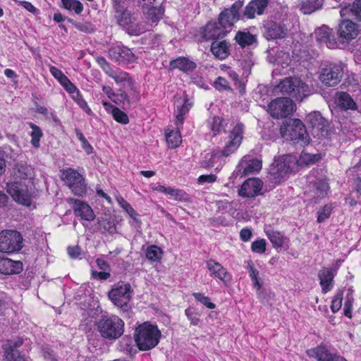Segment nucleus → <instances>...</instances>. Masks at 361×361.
Instances as JSON below:
<instances>
[{"label":"nucleus","instance_id":"nucleus-1","mask_svg":"<svg viewBox=\"0 0 361 361\" xmlns=\"http://www.w3.org/2000/svg\"><path fill=\"white\" fill-rule=\"evenodd\" d=\"M13 180L7 184V192L13 200L28 205L31 199L34 169L27 164H16L12 171Z\"/></svg>","mask_w":361,"mask_h":361},{"label":"nucleus","instance_id":"nucleus-2","mask_svg":"<svg viewBox=\"0 0 361 361\" xmlns=\"http://www.w3.org/2000/svg\"><path fill=\"white\" fill-rule=\"evenodd\" d=\"M161 335V331L156 325L144 322L136 328L134 337L140 350H149L157 345Z\"/></svg>","mask_w":361,"mask_h":361},{"label":"nucleus","instance_id":"nucleus-3","mask_svg":"<svg viewBox=\"0 0 361 361\" xmlns=\"http://www.w3.org/2000/svg\"><path fill=\"white\" fill-rule=\"evenodd\" d=\"M124 322L116 315H103L96 322L97 330L102 338L116 341L124 332Z\"/></svg>","mask_w":361,"mask_h":361},{"label":"nucleus","instance_id":"nucleus-4","mask_svg":"<svg viewBox=\"0 0 361 361\" xmlns=\"http://www.w3.org/2000/svg\"><path fill=\"white\" fill-rule=\"evenodd\" d=\"M114 9L117 23L129 35L137 36L148 30L146 25L137 22L136 15L123 6H118Z\"/></svg>","mask_w":361,"mask_h":361},{"label":"nucleus","instance_id":"nucleus-5","mask_svg":"<svg viewBox=\"0 0 361 361\" xmlns=\"http://www.w3.org/2000/svg\"><path fill=\"white\" fill-rule=\"evenodd\" d=\"M275 90L289 95L298 101H302L308 97L311 92L306 83L295 77L286 78L276 86Z\"/></svg>","mask_w":361,"mask_h":361},{"label":"nucleus","instance_id":"nucleus-6","mask_svg":"<svg viewBox=\"0 0 361 361\" xmlns=\"http://www.w3.org/2000/svg\"><path fill=\"white\" fill-rule=\"evenodd\" d=\"M280 133L284 139L305 145L309 142L306 128L300 119H288L280 127Z\"/></svg>","mask_w":361,"mask_h":361},{"label":"nucleus","instance_id":"nucleus-7","mask_svg":"<svg viewBox=\"0 0 361 361\" xmlns=\"http://www.w3.org/2000/svg\"><path fill=\"white\" fill-rule=\"evenodd\" d=\"M297 157L292 154H284L274 159L270 169L274 179L280 182L293 171L296 166Z\"/></svg>","mask_w":361,"mask_h":361},{"label":"nucleus","instance_id":"nucleus-8","mask_svg":"<svg viewBox=\"0 0 361 361\" xmlns=\"http://www.w3.org/2000/svg\"><path fill=\"white\" fill-rule=\"evenodd\" d=\"M23 238L16 231L4 230L0 233V252L14 253L23 247Z\"/></svg>","mask_w":361,"mask_h":361},{"label":"nucleus","instance_id":"nucleus-9","mask_svg":"<svg viewBox=\"0 0 361 361\" xmlns=\"http://www.w3.org/2000/svg\"><path fill=\"white\" fill-rule=\"evenodd\" d=\"M61 178L74 195L82 197L86 193L85 178L77 171L71 168L65 169L62 171Z\"/></svg>","mask_w":361,"mask_h":361},{"label":"nucleus","instance_id":"nucleus-10","mask_svg":"<svg viewBox=\"0 0 361 361\" xmlns=\"http://www.w3.org/2000/svg\"><path fill=\"white\" fill-rule=\"evenodd\" d=\"M133 290L129 283H122L112 288L109 293L111 302L123 311L130 308L129 301L132 298Z\"/></svg>","mask_w":361,"mask_h":361},{"label":"nucleus","instance_id":"nucleus-11","mask_svg":"<svg viewBox=\"0 0 361 361\" xmlns=\"http://www.w3.org/2000/svg\"><path fill=\"white\" fill-rule=\"evenodd\" d=\"M295 109L292 99L281 97L272 100L268 105L269 114L275 118H285L290 115Z\"/></svg>","mask_w":361,"mask_h":361},{"label":"nucleus","instance_id":"nucleus-12","mask_svg":"<svg viewBox=\"0 0 361 361\" xmlns=\"http://www.w3.org/2000/svg\"><path fill=\"white\" fill-rule=\"evenodd\" d=\"M343 74V64L329 63L322 68L319 80L324 85L334 87L340 82Z\"/></svg>","mask_w":361,"mask_h":361},{"label":"nucleus","instance_id":"nucleus-13","mask_svg":"<svg viewBox=\"0 0 361 361\" xmlns=\"http://www.w3.org/2000/svg\"><path fill=\"white\" fill-rule=\"evenodd\" d=\"M244 133V126L243 123H237L230 132L225 146L222 150L223 154L226 157L234 153L240 145Z\"/></svg>","mask_w":361,"mask_h":361},{"label":"nucleus","instance_id":"nucleus-14","mask_svg":"<svg viewBox=\"0 0 361 361\" xmlns=\"http://www.w3.org/2000/svg\"><path fill=\"white\" fill-rule=\"evenodd\" d=\"M176 124L177 128H180L183 124L185 116L188 114L193 105V101L186 94L176 97L175 98Z\"/></svg>","mask_w":361,"mask_h":361},{"label":"nucleus","instance_id":"nucleus-15","mask_svg":"<svg viewBox=\"0 0 361 361\" xmlns=\"http://www.w3.org/2000/svg\"><path fill=\"white\" fill-rule=\"evenodd\" d=\"M287 33V27L281 23L268 20L264 24V36L268 40L285 38Z\"/></svg>","mask_w":361,"mask_h":361},{"label":"nucleus","instance_id":"nucleus-16","mask_svg":"<svg viewBox=\"0 0 361 361\" xmlns=\"http://www.w3.org/2000/svg\"><path fill=\"white\" fill-rule=\"evenodd\" d=\"M337 33L343 42H348L357 37L359 33L356 23L350 20H343L338 25Z\"/></svg>","mask_w":361,"mask_h":361},{"label":"nucleus","instance_id":"nucleus-17","mask_svg":"<svg viewBox=\"0 0 361 361\" xmlns=\"http://www.w3.org/2000/svg\"><path fill=\"white\" fill-rule=\"evenodd\" d=\"M316 41L320 45H325L329 49L338 47V42L336 40L333 31L329 27L323 25L317 28L314 32Z\"/></svg>","mask_w":361,"mask_h":361},{"label":"nucleus","instance_id":"nucleus-18","mask_svg":"<svg viewBox=\"0 0 361 361\" xmlns=\"http://www.w3.org/2000/svg\"><path fill=\"white\" fill-rule=\"evenodd\" d=\"M67 202L73 204L75 214L81 219L91 221L94 219L95 215L92 208L87 203L73 198H68Z\"/></svg>","mask_w":361,"mask_h":361},{"label":"nucleus","instance_id":"nucleus-19","mask_svg":"<svg viewBox=\"0 0 361 361\" xmlns=\"http://www.w3.org/2000/svg\"><path fill=\"white\" fill-rule=\"evenodd\" d=\"M262 188V182L259 178H249L241 185L238 191L240 196L243 197H252L260 194Z\"/></svg>","mask_w":361,"mask_h":361},{"label":"nucleus","instance_id":"nucleus-20","mask_svg":"<svg viewBox=\"0 0 361 361\" xmlns=\"http://www.w3.org/2000/svg\"><path fill=\"white\" fill-rule=\"evenodd\" d=\"M226 157L221 150L209 152L205 154L201 161L202 167L208 169L216 166V170H220L226 163Z\"/></svg>","mask_w":361,"mask_h":361},{"label":"nucleus","instance_id":"nucleus-21","mask_svg":"<svg viewBox=\"0 0 361 361\" xmlns=\"http://www.w3.org/2000/svg\"><path fill=\"white\" fill-rule=\"evenodd\" d=\"M109 56L120 63H127L133 62L135 56L133 51L126 47H114L109 51Z\"/></svg>","mask_w":361,"mask_h":361},{"label":"nucleus","instance_id":"nucleus-22","mask_svg":"<svg viewBox=\"0 0 361 361\" xmlns=\"http://www.w3.org/2000/svg\"><path fill=\"white\" fill-rule=\"evenodd\" d=\"M207 268L209 270V275L217 278L224 283H227L231 280V275L227 271L220 263L214 259H210L206 262Z\"/></svg>","mask_w":361,"mask_h":361},{"label":"nucleus","instance_id":"nucleus-23","mask_svg":"<svg viewBox=\"0 0 361 361\" xmlns=\"http://www.w3.org/2000/svg\"><path fill=\"white\" fill-rule=\"evenodd\" d=\"M228 32L217 22H209L204 27L202 37L205 40H218L224 37Z\"/></svg>","mask_w":361,"mask_h":361},{"label":"nucleus","instance_id":"nucleus-24","mask_svg":"<svg viewBox=\"0 0 361 361\" xmlns=\"http://www.w3.org/2000/svg\"><path fill=\"white\" fill-rule=\"evenodd\" d=\"M268 0H252L245 8L243 16L253 19L256 15L260 16L268 6Z\"/></svg>","mask_w":361,"mask_h":361},{"label":"nucleus","instance_id":"nucleus-25","mask_svg":"<svg viewBox=\"0 0 361 361\" xmlns=\"http://www.w3.org/2000/svg\"><path fill=\"white\" fill-rule=\"evenodd\" d=\"M210 50L216 58L224 60L231 54V44L226 40H214L211 44Z\"/></svg>","mask_w":361,"mask_h":361},{"label":"nucleus","instance_id":"nucleus-26","mask_svg":"<svg viewBox=\"0 0 361 361\" xmlns=\"http://www.w3.org/2000/svg\"><path fill=\"white\" fill-rule=\"evenodd\" d=\"M163 13L161 9L154 5L143 9V14L147 21V23L143 24L146 25L148 30H149V27H154L157 25L158 22L162 18Z\"/></svg>","mask_w":361,"mask_h":361},{"label":"nucleus","instance_id":"nucleus-27","mask_svg":"<svg viewBox=\"0 0 361 361\" xmlns=\"http://www.w3.org/2000/svg\"><path fill=\"white\" fill-rule=\"evenodd\" d=\"M238 168L239 172L247 176L259 171L262 169V162L258 159H248L245 157L240 161Z\"/></svg>","mask_w":361,"mask_h":361},{"label":"nucleus","instance_id":"nucleus-28","mask_svg":"<svg viewBox=\"0 0 361 361\" xmlns=\"http://www.w3.org/2000/svg\"><path fill=\"white\" fill-rule=\"evenodd\" d=\"M23 270V264L19 261L8 258H0V273L4 274H18Z\"/></svg>","mask_w":361,"mask_h":361},{"label":"nucleus","instance_id":"nucleus-29","mask_svg":"<svg viewBox=\"0 0 361 361\" xmlns=\"http://www.w3.org/2000/svg\"><path fill=\"white\" fill-rule=\"evenodd\" d=\"M307 354L310 357L316 358L317 361H336L338 357L329 353L328 349L322 345L307 350Z\"/></svg>","mask_w":361,"mask_h":361},{"label":"nucleus","instance_id":"nucleus-30","mask_svg":"<svg viewBox=\"0 0 361 361\" xmlns=\"http://www.w3.org/2000/svg\"><path fill=\"white\" fill-rule=\"evenodd\" d=\"M102 105L105 110L112 115L116 122L121 124H127L129 123L128 115L118 107L106 101H102Z\"/></svg>","mask_w":361,"mask_h":361},{"label":"nucleus","instance_id":"nucleus-31","mask_svg":"<svg viewBox=\"0 0 361 361\" xmlns=\"http://www.w3.org/2000/svg\"><path fill=\"white\" fill-rule=\"evenodd\" d=\"M23 341L18 339L13 344H11L8 348L5 350L4 360L5 361H26V357L21 355L16 348L22 345Z\"/></svg>","mask_w":361,"mask_h":361},{"label":"nucleus","instance_id":"nucleus-32","mask_svg":"<svg viewBox=\"0 0 361 361\" xmlns=\"http://www.w3.org/2000/svg\"><path fill=\"white\" fill-rule=\"evenodd\" d=\"M318 277L323 293H326L332 289L334 275L331 270L329 269L320 270L318 274Z\"/></svg>","mask_w":361,"mask_h":361},{"label":"nucleus","instance_id":"nucleus-33","mask_svg":"<svg viewBox=\"0 0 361 361\" xmlns=\"http://www.w3.org/2000/svg\"><path fill=\"white\" fill-rule=\"evenodd\" d=\"M335 102L338 106L345 110H353L357 106L351 96L344 92H339L336 94Z\"/></svg>","mask_w":361,"mask_h":361},{"label":"nucleus","instance_id":"nucleus-34","mask_svg":"<svg viewBox=\"0 0 361 361\" xmlns=\"http://www.w3.org/2000/svg\"><path fill=\"white\" fill-rule=\"evenodd\" d=\"M235 42L244 48L257 43V36L247 30L238 31L235 36Z\"/></svg>","mask_w":361,"mask_h":361},{"label":"nucleus","instance_id":"nucleus-35","mask_svg":"<svg viewBox=\"0 0 361 361\" xmlns=\"http://www.w3.org/2000/svg\"><path fill=\"white\" fill-rule=\"evenodd\" d=\"M267 236L275 248L282 247L284 245H287L288 243V239L284 236L281 233L274 231L272 229H268L266 231Z\"/></svg>","mask_w":361,"mask_h":361},{"label":"nucleus","instance_id":"nucleus-36","mask_svg":"<svg viewBox=\"0 0 361 361\" xmlns=\"http://www.w3.org/2000/svg\"><path fill=\"white\" fill-rule=\"evenodd\" d=\"M340 14L342 18L348 17L350 15L355 16L361 21V0H355L353 5L348 4L343 7Z\"/></svg>","mask_w":361,"mask_h":361},{"label":"nucleus","instance_id":"nucleus-37","mask_svg":"<svg viewBox=\"0 0 361 361\" xmlns=\"http://www.w3.org/2000/svg\"><path fill=\"white\" fill-rule=\"evenodd\" d=\"M307 122L310 123L313 128H317L318 130H322L326 126V120L318 111L310 113L307 117Z\"/></svg>","mask_w":361,"mask_h":361},{"label":"nucleus","instance_id":"nucleus-38","mask_svg":"<svg viewBox=\"0 0 361 361\" xmlns=\"http://www.w3.org/2000/svg\"><path fill=\"white\" fill-rule=\"evenodd\" d=\"M313 192L314 202L317 203L319 200L324 198L328 195L329 186L326 181L317 180L313 185Z\"/></svg>","mask_w":361,"mask_h":361},{"label":"nucleus","instance_id":"nucleus-39","mask_svg":"<svg viewBox=\"0 0 361 361\" xmlns=\"http://www.w3.org/2000/svg\"><path fill=\"white\" fill-rule=\"evenodd\" d=\"M321 159L319 154H310L302 151L298 159H297L296 166H308L315 164Z\"/></svg>","mask_w":361,"mask_h":361},{"label":"nucleus","instance_id":"nucleus-40","mask_svg":"<svg viewBox=\"0 0 361 361\" xmlns=\"http://www.w3.org/2000/svg\"><path fill=\"white\" fill-rule=\"evenodd\" d=\"M173 68H178L184 72L191 71L195 68V63L186 58H179L171 63Z\"/></svg>","mask_w":361,"mask_h":361},{"label":"nucleus","instance_id":"nucleus-41","mask_svg":"<svg viewBox=\"0 0 361 361\" xmlns=\"http://www.w3.org/2000/svg\"><path fill=\"white\" fill-rule=\"evenodd\" d=\"M61 7L69 11H74L78 15L83 11V5L78 0H61Z\"/></svg>","mask_w":361,"mask_h":361},{"label":"nucleus","instance_id":"nucleus-42","mask_svg":"<svg viewBox=\"0 0 361 361\" xmlns=\"http://www.w3.org/2000/svg\"><path fill=\"white\" fill-rule=\"evenodd\" d=\"M29 126L32 128V131L30 133L31 136V144L35 148L39 147V142L43 135L42 131L39 126L34 124L33 123H28Z\"/></svg>","mask_w":361,"mask_h":361},{"label":"nucleus","instance_id":"nucleus-43","mask_svg":"<svg viewBox=\"0 0 361 361\" xmlns=\"http://www.w3.org/2000/svg\"><path fill=\"white\" fill-rule=\"evenodd\" d=\"M162 250L157 245H150L147 247L145 252L147 259L152 262H159L161 259Z\"/></svg>","mask_w":361,"mask_h":361},{"label":"nucleus","instance_id":"nucleus-44","mask_svg":"<svg viewBox=\"0 0 361 361\" xmlns=\"http://www.w3.org/2000/svg\"><path fill=\"white\" fill-rule=\"evenodd\" d=\"M320 6L319 0H301L300 8L305 14H310Z\"/></svg>","mask_w":361,"mask_h":361},{"label":"nucleus","instance_id":"nucleus-45","mask_svg":"<svg viewBox=\"0 0 361 361\" xmlns=\"http://www.w3.org/2000/svg\"><path fill=\"white\" fill-rule=\"evenodd\" d=\"M291 61L288 52L280 50L276 54L274 63L277 66H281L283 68L288 67Z\"/></svg>","mask_w":361,"mask_h":361},{"label":"nucleus","instance_id":"nucleus-46","mask_svg":"<svg viewBox=\"0 0 361 361\" xmlns=\"http://www.w3.org/2000/svg\"><path fill=\"white\" fill-rule=\"evenodd\" d=\"M210 129L215 135L221 131L225 130L226 121L220 116H214L212 118V121L209 123Z\"/></svg>","mask_w":361,"mask_h":361},{"label":"nucleus","instance_id":"nucleus-47","mask_svg":"<svg viewBox=\"0 0 361 361\" xmlns=\"http://www.w3.org/2000/svg\"><path fill=\"white\" fill-rule=\"evenodd\" d=\"M227 13V11H224L221 12L217 22L224 30L231 28L233 25L234 22L238 20L236 18H233V16H230Z\"/></svg>","mask_w":361,"mask_h":361},{"label":"nucleus","instance_id":"nucleus-48","mask_svg":"<svg viewBox=\"0 0 361 361\" xmlns=\"http://www.w3.org/2000/svg\"><path fill=\"white\" fill-rule=\"evenodd\" d=\"M178 130H172L166 134V142L170 148H176L179 146L182 142L181 136L179 133L180 128Z\"/></svg>","mask_w":361,"mask_h":361},{"label":"nucleus","instance_id":"nucleus-49","mask_svg":"<svg viewBox=\"0 0 361 361\" xmlns=\"http://www.w3.org/2000/svg\"><path fill=\"white\" fill-rule=\"evenodd\" d=\"M71 96L84 111H85L88 115L92 114L91 109L89 107L86 101L82 98L79 90H77L74 93L71 94Z\"/></svg>","mask_w":361,"mask_h":361},{"label":"nucleus","instance_id":"nucleus-50","mask_svg":"<svg viewBox=\"0 0 361 361\" xmlns=\"http://www.w3.org/2000/svg\"><path fill=\"white\" fill-rule=\"evenodd\" d=\"M118 204L133 219H136L137 214L131 205L121 196L116 197Z\"/></svg>","mask_w":361,"mask_h":361},{"label":"nucleus","instance_id":"nucleus-51","mask_svg":"<svg viewBox=\"0 0 361 361\" xmlns=\"http://www.w3.org/2000/svg\"><path fill=\"white\" fill-rule=\"evenodd\" d=\"M248 271L250 277L253 282L254 288H255L257 290H259L262 287V284L259 283L258 279L259 271L253 267L252 264L248 265Z\"/></svg>","mask_w":361,"mask_h":361},{"label":"nucleus","instance_id":"nucleus-52","mask_svg":"<svg viewBox=\"0 0 361 361\" xmlns=\"http://www.w3.org/2000/svg\"><path fill=\"white\" fill-rule=\"evenodd\" d=\"M111 101L117 105L126 106L130 104L128 96L124 92L115 93V95Z\"/></svg>","mask_w":361,"mask_h":361},{"label":"nucleus","instance_id":"nucleus-53","mask_svg":"<svg viewBox=\"0 0 361 361\" xmlns=\"http://www.w3.org/2000/svg\"><path fill=\"white\" fill-rule=\"evenodd\" d=\"M166 194L170 195L176 200H181L185 198V192L180 189L168 187L166 188Z\"/></svg>","mask_w":361,"mask_h":361},{"label":"nucleus","instance_id":"nucleus-54","mask_svg":"<svg viewBox=\"0 0 361 361\" xmlns=\"http://www.w3.org/2000/svg\"><path fill=\"white\" fill-rule=\"evenodd\" d=\"M332 212V206L330 204H326L324 207L318 211L317 221L322 223L327 219Z\"/></svg>","mask_w":361,"mask_h":361},{"label":"nucleus","instance_id":"nucleus-55","mask_svg":"<svg viewBox=\"0 0 361 361\" xmlns=\"http://www.w3.org/2000/svg\"><path fill=\"white\" fill-rule=\"evenodd\" d=\"M267 243L264 239H259L252 243L251 250L253 252L262 254L266 250Z\"/></svg>","mask_w":361,"mask_h":361},{"label":"nucleus","instance_id":"nucleus-56","mask_svg":"<svg viewBox=\"0 0 361 361\" xmlns=\"http://www.w3.org/2000/svg\"><path fill=\"white\" fill-rule=\"evenodd\" d=\"M192 295L197 301H199L200 302L203 304L207 308H209V309H214L215 308V307H216L215 305L210 302V299L209 297L205 296L203 294L200 293H193Z\"/></svg>","mask_w":361,"mask_h":361},{"label":"nucleus","instance_id":"nucleus-57","mask_svg":"<svg viewBox=\"0 0 361 361\" xmlns=\"http://www.w3.org/2000/svg\"><path fill=\"white\" fill-rule=\"evenodd\" d=\"M343 292L338 291L331 301V309L334 313L337 312L341 307Z\"/></svg>","mask_w":361,"mask_h":361},{"label":"nucleus","instance_id":"nucleus-58","mask_svg":"<svg viewBox=\"0 0 361 361\" xmlns=\"http://www.w3.org/2000/svg\"><path fill=\"white\" fill-rule=\"evenodd\" d=\"M243 6V2L240 1H235L230 8L225 9L224 11H227L228 15L233 16V18L239 20V11Z\"/></svg>","mask_w":361,"mask_h":361},{"label":"nucleus","instance_id":"nucleus-59","mask_svg":"<svg viewBox=\"0 0 361 361\" xmlns=\"http://www.w3.org/2000/svg\"><path fill=\"white\" fill-rule=\"evenodd\" d=\"M185 314L187 318L190 321V324L193 326L199 325L200 319L198 317L197 312L192 308H188L185 310Z\"/></svg>","mask_w":361,"mask_h":361},{"label":"nucleus","instance_id":"nucleus-60","mask_svg":"<svg viewBox=\"0 0 361 361\" xmlns=\"http://www.w3.org/2000/svg\"><path fill=\"white\" fill-rule=\"evenodd\" d=\"M49 71L52 76L56 78L60 84L65 81L68 77L63 73L55 66H50Z\"/></svg>","mask_w":361,"mask_h":361},{"label":"nucleus","instance_id":"nucleus-61","mask_svg":"<svg viewBox=\"0 0 361 361\" xmlns=\"http://www.w3.org/2000/svg\"><path fill=\"white\" fill-rule=\"evenodd\" d=\"M75 27L79 31L85 33H91L94 30L93 25L89 22L75 23Z\"/></svg>","mask_w":361,"mask_h":361},{"label":"nucleus","instance_id":"nucleus-62","mask_svg":"<svg viewBox=\"0 0 361 361\" xmlns=\"http://www.w3.org/2000/svg\"><path fill=\"white\" fill-rule=\"evenodd\" d=\"M353 302V298L351 295L348 294L344 304V314L348 318L352 317Z\"/></svg>","mask_w":361,"mask_h":361},{"label":"nucleus","instance_id":"nucleus-63","mask_svg":"<svg viewBox=\"0 0 361 361\" xmlns=\"http://www.w3.org/2000/svg\"><path fill=\"white\" fill-rule=\"evenodd\" d=\"M214 87L219 90H224L229 89L228 81L222 77H219L214 82Z\"/></svg>","mask_w":361,"mask_h":361},{"label":"nucleus","instance_id":"nucleus-64","mask_svg":"<svg viewBox=\"0 0 361 361\" xmlns=\"http://www.w3.org/2000/svg\"><path fill=\"white\" fill-rule=\"evenodd\" d=\"M61 85L70 94L74 93L77 90H78V88L68 78L63 81Z\"/></svg>","mask_w":361,"mask_h":361}]
</instances>
